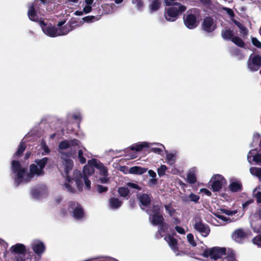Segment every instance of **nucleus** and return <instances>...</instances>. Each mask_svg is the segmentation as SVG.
<instances>
[{"label": "nucleus", "instance_id": "nucleus-1", "mask_svg": "<svg viewBox=\"0 0 261 261\" xmlns=\"http://www.w3.org/2000/svg\"><path fill=\"white\" fill-rule=\"evenodd\" d=\"M164 3L165 6H169L165 8L164 14L168 21H176L187 10V7L179 2L172 3L168 0H164Z\"/></svg>", "mask_w": 261, "mask_h": 261}, {"label": "nucleus", "instance_id": "nucleus-2", "mask_svg": "<svg viewBox=\"0 0 261 261\" xmlns=\"http://www.w3.org/2000/svg\"><path fill=\"white\" fill-rule=\"evenodd\" d=\"M226 250L225 248L214 247L211 248H206L203 249L202 253L200 254L205 258L210 257L214 260H217L226 255Z\"/></svg>", "mask_w": 261, "mask_h": 261}, {"label": "nucleus", "instance_id": "nucleus-3", "mask_svg": "<svg viewBox=\"0 0 261 261\" xmlns=\"http://www.w3.org/2000/svg\"><path fill=\"white\" fill-rule=\"evenodd\" d=\"M11 169L14 173H16L15 183L18 186L22 181L23 176L27 172V168H22L19 161L13 160L11 163Z\"/></svg>", "mask_w": 261, "mask_h": 261}, {"label": "nucleus", "instance_id": "nucleus-4", "mask_svg": "<svg viewBox=\"0 0 261 261\" xmlns=\"http://www.w3.org/2000/svg\"><path fill=\"white\" fill-rule=\"evenodd\" d=\"M68 210H72V217L77 220H81L85 217V213L82 205L78 202L70 201L68 202Z\"/></svg>", "mask_w": 261, "mask_h": 261}, {"label": "nucleus", "instance_id": "nucleus-5", "mask_svg": "<svg viewBox=\"0 0 261 261\" xmlns=\"http://www.w3.org/2000/svg\"><path fill=\"white\" fill-rule=\"evenodd\" d=\"M248 68L252 71H256L261 67V56L251 54L247 61Z\"/></svg>", "mask_w": 261, "mask_h": 261}, {"label": "nucleus", "instance_id": "nucleus-6", "mask_svg": "<svg viewBox=\"0 0 261 261\" xmlns=\"http://www.w3.org/2000/svg\"><path fill=\"white\" fill-rule=\"evenodd\" d=\"M39 23L43 33L45 35L50 37H55L59 36V35H58L59 30L56 27L51 25V24L47 26V24L43 20H39Z\"/></svg>", "mask_w": 261, "mask_h": 261}, {"label": "nucleus", "instance_id": "nucleus-7", "mask_svg": "<svg viewBox=\"0 0 261 261\" xmlns=\"http://www.w3.org/2000/svg\"><path fill=\"white\" fill-rule=\"evenodd\" d=\"M194 228L200 232L203 237H207L210 232V228L208 225L203 223L202 220L200 218H195Z\"/></svg>", "mask_w": 261, "mask_h": 261}, {"label": "nucleus", "instance_id": "nucleus-8", "mask_svg": "<svg viewBox=\"0 0 261 261\" xmlns=\"http://www.w3.org/2000/svg\"><path fill=\"white\" fill-rule=\"evenodd\" d=\"M211 189L213 192H218L220 190L223 184L226 182L224 177L220 174H216L212 178Z\"/></svg>", "mask_w": 261, "mask_h": 261}, {"label": "nucleus", "instance_id": "nucleus-9", "mask_svg": "<svg viewBox=\"0 0 261 261\" xmlns=\"http://www.w3.org/2000/svg\"><path fill=\"white\" fill-rule=\"evenodd\" d=\"M189 11L187 12V14L184 15L183 19L185 25L189 29H193L198 25L197 18L195 15L193 14H189Z\"/></svg>", "mask_w": 261, "mask_h": 261}, {"label": "nucleus", "instance_id": "nucleus-10", "mask_svg": "<svg viewBox=\"0 0 261 261\" xmlns=\"http://www.w3.org/2000/svg\"><path fill=\"white\" fill-rule=\"evenodd\" d=\"M202 28L206 33H212L216 28V25L214 24V19L212 17H205L202 22Z\"/></svg>", "mask_w": 261, "mask_h": 261}, {"label": "nucleus", "instance_id": "nucleus-11", "mask_svg": "<svg viewBox=\"0 0 261 261\" xmlns=\"http://www.w3.org/2000/svg\"><path fill=\"white\" fill-rule=\"evenodd\" d=\"M151 198L150 194L143 193L137 195V198L140 202V206L142 210L145 209V207L142 206L147 207L150 204Z\"/></svg>", "mask_w": 261, "mask_h": 261}, {"label": "nucleus", "instance_id": "nucleus-12", "mask_svg": "<svg viewBox=\"0 0 261 261\" xmlns=\"http://www.w3.org/2000/svg\"><path fill=\"white\" fill-rule=\"evenodd\" d=\"M53 0H36L35 3L37 7V11L38 13L41 14L42 12H44V8H46V10L49 11L47 6L49 4H53Z\"/></svg>", "mask_w": 261, "mask_h": 261}, {"label": "nucleus", "instance_id": "nucleus-13", "mask_svg": "<svg viewBox=\"0 0 261 261\" xmlns=\"http://www.w3.org/2000/svg\"><path fill=\"white\" fill-rule=\"evenodd\" d=\"M10 250L12 253L18 254V255H23L24 256L25 254V246L22 244L17 243L13 245L11 247Z\"/></svg>", "mask_w": 261, "mask_h": 261}, {"label": "nucleus", "instance_id": "nucleus-14", "mask_svg": "<svg viewBox=\"0 0 261 261\" xmlns=\"http://www.w3.org/2000/svg\"><path fill=\"white\" fill-rule=\"evenodd\" d=\"M164 240L174 252H175L178 250L177 240L175 238L169 234L165 236Z\"/></svg>", "mask_w": 261, "mask_h": 261}, {"label": "nucleus", "instance_id": "nucleus-15", "mask_svg": "<svg viewBox=\"0 0 261 261\" xmlns=\"http://www.w3.org/2000/svg\"><path fill=\"white\" fill-rule=\"evenodd\" d=\"M76 22L75 20L71 19L68 23L62 27L61 29H58V35L59 36L65 35L67 34L69 32L73 29V24Z\"/></svg>", "mask_w": 261, "mask_h": 261}, {"label": "nucleus", "instance_id": "nucleus-16", "mask_svg": "<svg viewBox=\"0 0 261 261\" xmlns=\"http://www.w3.org/2000/svg\"><path fill=\"white\" fill-rule=\"evenodd\" d=\"M221 36L224 40H230L231 41V39L235 36V33L233 29L230 28H226L221 31Z\"/></svg>", "mask_w": 261, "mask_h": 261}, {"label": "nucleus", "instance_id": "nucleus-17", "mask_svg": "<svg viewBox=\"0 0 261 261\" xmlns=\"http://www.w3.org/2000/svg\"><path fill=\"white\" fill-rule=\"evenodd\" d=\"M247 237L246 233L243 229L239 228L236 230L232 235V238L238 242H241Z\"/></svg>", "mask_w": 261, "mask_h": 261}, {"label": "nucleus", "instance_id": "nucleus-18", "mask_svg": "<svg viewBox=\"0 0 261 261\" xmlns=\"http://www.w3.org/2000/svg\"><path fill=\"white\" fill-rule=\"evenodd\" d=\"M36 12L37 11L35 10V3H34L29 8L28 16L31 21L39 22L38 16Z\"/></svg>", "mask_w": 261, "mask_h": 261}, {"label": "nucleus", "instance_id": "nucleus-19", "mask_svg": "<svg viewBox=\"0 0 261 261\" xmlns=\"http://www.w3.org/2000/svg\"><path fill=\"white\" fill-rule=\"evenodd\" d=\"M32 248L35 253L38 256H41L45 250V246L41 242L37 244H34L32 246Z\"/></svg>", "mask_w": 261, "mask_h": 261}, {"label": "nucleus", "instance_id": "nucleus-20", "mask_svg": "<svg viewBox=\"0 0 261 261\" xmlns=\"http://www.w3.org/2000/svg\"><path fill=\"white\" fill-rule=\"evenodd\" d=\"M146 213L149 215V217L150 216L163 215L161 207L158 204L153 205L150 209H147L146 210Z\"/></svg>", "mask_w": 261, "mask_h": 261}, {"label": "nucleus", "instance_id": "nucleus-21", "mask_svg": "<svg viewBox=\"0 0 261 261\" xmlns=\"http://www.w3.org/2000/svg\"><path fill=\"white\" fill-rule=\"evenodd\" d=\"M229 190L233 193L241 192L243 190V186L240 181L231 182L228 187Z\"/></svg>", "mask_w": 261, "mask_h": 261}, {"label": "nucleus", "instance_id": "nucleus-22", "mask_svg": "<svg viewBox=\"0 0 261 261\" xmlns=\"http://www.w3.org/2000/svg\"><path fill=\"white\" fill-rule=\"evenodd\" d=\"M63 164L64 166L65 174H69V172L72 169L73 167V161L69 159H65L64 160Z\"/></svg>", "mask_w": 261, "mask_h": 261}, {"label": "nucleus", "instance_id": "nucleus-23", "mask_svg": "<svg viewBox=\"0 0 261 261\" xmlns=\"http://www.w3.org/2000/svg\"><path fill=\"white\" fill-rule=\"evenodd\" d=\"M147 170V168L136 166L130 167L129 170V172L130 174L142 175L145 173Z\"/></svg>", "mask_w": 261, "mask_h": 261}, {"label": "nucleus", "instance_id": "nucleus-24", "mask_svg": "<svg viewBox=\"0 0 261 261\" xmlns=\"http://www.w3.org/2000/svg\"><path fill=\"white\" fill-rule=\"evenodd\" d=\"M149 220L153 225L157 226L159 224L161 223L164 220L163 215H160L158 216H150Z\"/></svg>", "mask_w": 261, "mask_h": 261}, {"label": "nucleus", "instance_id": "nucleus-25", "mask_svg": "<svg viewBox=\"0 0 261 261\" xmlns=\"http://www.w3.org/2000/svg\"><path fill=\"white\" fill-rule=\"evenodd\" d=\"M109 206L112 209H118L122 204V201L117 198L112 197L109 199Z\"/></svg>", "mask_w": 261, "mask_h": 261}, {"label": "nucleus", "instance_id": "nucleus-26", "mask_svg": "<svg viewBox=\"0 0 261 261\" xmlns=\"http://www.w3.org/2000/svg\"><path fill=\"white\" fill-rule=\"evenodd\" d=\"M148 143L146 142H142L140 144H134L131 147L130 149L133 151H140L143 148H148Z\"/></svg>", "mask_w": 261, "mask_h": 261}, {"label": "nucleus", "instance_id": "nucleus-27", "mask_svg": "<svg viewBox=\"0 0 261 261\" xmlns=\"http://www.w3.org/2000/svg\"><path fill=\"white\" fill-rule=\"evenodd\" d=\"M26 149V145L24 142L21 141L17 151L13 154V158H17L22 155L23 152Z\"/></svg>", "mask_w": 261, "mask_h": 261}, {"label": "nucleus", "instance_id": "nucleus-28", "mask_svg": "<svg viewBox=\"0 0 261 261\" xmlns=\"http://www.w3.org/2000/svg\"><path fill=\"white\" fill-rule=\"evenodd\" d=\"M30 171L32 174L43 175L44 174L43 170H40L38 168L37 165L34 164L30 165Z\"/></svg>", "mask_w": 261, "mask_h": 261}, {"label": "nucleus", "instance_id": "nucleus-29", "mask_svg": "<svg viewBox=\"0 0 261 261\" xmlns=\"http://www.w3.org/2000/svg\"><path fill=\"white\" fill-rule=\"evenodd\" d=\"M79 176L75 178L74 179L76 184V187L78 190L80 192H81L83 190V175L79 171Z\"/></svg>", "mask_w": 261, "mask_h": 261}, {"label": "nucleus", "instance_id": "nucleus-30", "mask_svg": "<svg viewBox=\"0 0 261 261\" xmlns=\"http://www.w3.org/2000/svg\"><path fill=\"white\" fill-rule=\"evenodd\" d=\"M161 5V0H152L149 5V8L151 11H156L160 9Z\"/></svg>", "mask_w": 261, "mask_h": 261}, {"label": "nucleus", "instance_id": "nucleus-31", "mask_svg": "<svg viewBox=\"0 0 261 261\" xmlns=\"http://www.w3.org/2000/svg\"><path fill=\"white\" fill-rule=\"evenodd\" d=\"M250 172L251 174L256 176L259 181L261 182V168L252 167L250 168Z\"/></svg>", "mask_w": 261, "mask_h": 261}, {"label": "nucleus", "instance_id": "nucleus-32", "mask_svg": "<svg viewBox=\"0 0 261 261\" xmlns=\"http://www.w3.org/2000/svg\"><path fill=\"white\" fill-rule=\"evenodd\" d=\"M43 193V190L41 188H36L32 189V195L33 197L39 199Z\"/></svg>", "mask_w": 261, "mask_h": 261}, {"label": "nucleus", "instance_id": "nucleus-33", "mask_svg": "<svg viewBox=\"0 0 261 261\" xmlns=\"http://www.w3.org/2000/svg\"><path fill=\"white\" fill-rule=\"evenodd\" d=\"M48 161V158L44 157L42 159H36L35 161V163L39 167L40 170H43Z\"/></svg>", "mask_w": 261, "mask_h": 261}, {"label": "nucleus", "instance_id": "nucleus-34", "mask_svg": "<svg viewBox=\"0 0 261 261\" xmlns=\"http://www.w3.org/2000/svg\"><path fill=\"white\" fill-rule=\"evenodd\" d=\"M231 41L236 45L240 47H244L245 44L243 40L239 37L237 36H235L232 39H231Z\"/></svg>", "mask_w": 261, "mask_h": 261}, {"label": "nucleus", "instance_id": "nucleus-35", "mask_svg": "<svg viewBox=\"0 0 261 261\" xmlns=\"http://www.w3.org/2000/svg\"><path fill=\"white\" fill-rule=\"evenodd\" d=\"M231 21L240 29L241 33H242L244 35H247L248 33V30L242 24H241L239 21H237L235 19H231Z\"/></svg>", "mask_w": 261, "mask_h": 261}, {"label": "nucleus", "instance_id": "nucleus-36", "mask_svg": "<svg viewBox=\"0 0 261 261\" xmlns=\"http://www.w3.org/2000/svg\"><path fill=\"white\" fill-rule=\"evenodd\" d=\"M118 192L121 197H126L128 195L129 190L126 187H121L118 188Z\"/></svg>", "mask_w": 261, "mask_h": 261}, {"label": "nucleus", "instance_id": "nucleus-37", "mask_svg": "<svg viewBox=\"0 0 261 261\" xmlns=\"http://www.w3.org/2000/svg\"><path fill=\"white\" fill-rule=\"evenodd\" d=\"M97 169L99 170V174L103 176H107L108 175V170L102 163L99 162Z\"/></svg>", "mask_w": 261, "mask_h": 261}, {"label": "nucleus", "instance_id": "nucleus-38", "mask_svg": "<svg viewBox=\"0 0 261 261\" xmlns=\"http://www.w3.org/2000/svg\"><path fill=\"white\" fill-rule=\"evenodd\" d=\"M70 147L69 141L65 140L61 141L59 144V148L60 149H66Z\"/></svg>", "mask_w": 261, "mask_h": 261}, {"label": "nucleus", "instance_id": "nucleus-39", "mask_svg": "<svg viewBox=\"0 0 261 261\" xmlns=\"http://www.w3.org/2000/svg\"><path fill=\"white\" fill-rule=\"evenodd\" d=\"M164 207L170 216H172L175 213V210L172 206L171 204H165Z\"/></svg>", "mask_w": 261, "mask_h": 261}, {"label": "nucleus", "instance_id": "nucleus-40", "mask_svg": "<svg viewBox=\"0 0 261 261\" xmlns=\"http://www.w3.org/2000/svg\"><path fill=\"white\" fill-rule=\"evenodd\" d=\"M188 182L191 184H194L197 181V178L194 173H190L187 175Z\"/></svg>", "mask_w": 261, "mask_h": 261}, {"label": "nucleus", "instance_id": "nucleus-41", "mask_svg": "<svg viewBox=\"0 0 261 261\" xmlns=\"http://www.w3.org/2000/svg\"><path fill=\"white\" fill-rule=\"evenodd\" d=\"M158 225H159V231L160 233L162 232H165L168 228V225L166 222H164V220L160 224H159Z\"/></svg>", "mask_w": 261, "mask_h": 261}, {"label": "nucleus", "instance_id": "nucleus-42", "mask_svg": "<svg viewBox=\"0 0 261 261\" xmlns=\"http://www.w3.org/2000/svg\"><path fill=\"white\" fill-rule=\"evenodd\" d=\"M94 173V169L90 166H84L83 168V175H91Z\"/></svg>", "mask_w": 261, "mask_h": 261}, {"label": "nucleus", "instance_id": "nucleus-43", "mask_svg": "<svg viewBox=\"0 0 261 261\" xmlns=\"http://www.w3.org/2000/svg\"><path fill=\"white\" fill-rule=\"evenodd\" d=\"M188 198H189V200L190 201H193V202H194L195 203H198L199 202V200L200 199V197L196 195V194H195L193 193H191Z\"/></svg>", "mask_w": 261, "mask_h": 261}, {"label": "nucleus", "instance_id": "nucleus-44", "mask_svg": "<svg viewBox=\"0 0 261 261\" xmlns=\"http://www.w3.org/2000/svg\"><path fill=\"white\" fill-rule=\"evenodd\" d=\"M167 167L165 165H162L158 169V173L159 176L161 177L165 174Z\"/></svg>", "mask_w": 261, "mask_h": 261}, {"label": "nucleus", "instance_id": "nucleus-45", "mask_svg": "<svg viewBox=\"0 0 261 261\" xmlns=\"http://www.w3.org/2000/svg\"><path fill=\"white\" fill-rule=\"evenodd\" d=\"M187 240L188 242L192 245L193 247H195L196 246V243L194 240V236L192 233H189L187 236Z\"/></svg>", "mask_w": 261, "mask_h": 261}, {"label": "nucleus", "instance_id": "nucleus-46", "mask_svg": "<svg viewBox=\"0 0 261 261\" xmlns=\"http://www.w3.org/2000/svg\"><path fill=\"white\" fill-rule=\"evenodd\" d=\"M147 151L150 152H153L158 154H161L163 153V150L160 148L158 147H151L147 148Z\"/></svg>", "mask_w": 261, "mask_h": 261}, {"label": "nucleus", "instance_id": "nucleus-47", "mask_svg": "<svg viewBox=\"0 0 261 261\" xmlns=\"http://www.w3.org/2000/svg\"><path fill=\"white\" fill-rule=\"evenodd\" d=\"M78 158H79L80 162L82 164H84L86 163V159L84 156L83 152L82 150H81V149L79 150L78 151Z\"/></svg>", "mask_w": 261, "mask_h": 261}, {"label": "nucleus", "instance_id": "nucleus-48", "mask_svg": "<svg viewBox=\"0 0 261 261\" xmlns=\"http://www.w3.org/2000/svg\"><path fill=\"white\" fill-rule=\"evenodd\" d=\"M251 228L254 232L257 233H261V223L260 224H255L254 225H251Z\"/></svg>", "mask_w": 261, "mask_h": 261}, {"label": "nucleus", "instance_id": "nucleus-49", "mask_svg": "<svg viewBox=\"0 0 261 261\" xmlns=\"http://www.w3.org/2000/svg\"><path fill=\"white\" fill-rule=\"evenodd\" d=\"M258 188H256L253 190V196L255 197L256 199V202L258 204L261 203V192H257L256 193H254L255 191L258 189Z\"/></svg>", "mask_w": 261, "mask_h": 261}, {"label": "nucleus", "instance_id": "nucleus-50", "mask_svg": "<svg viewBox=\"0 0 261 261\" xmlns=\"http://www.w3.org/2000/svg\"><path fill=\"white\" fill-rule=\"evenodd\" d=\"M100 161H97V159H92L91 160H89L88 162V164L89 165V166L93 168V167H95L97 168V166L99 165Z\"/></svg>", "mask_w": 261, "mask_h": 261}, {"label": "nucleus", "instance_id": "nucleus-51", "mask_svg": "<svg viewBox=\"0 0 261 261\" xmlns=\"http://www.w3.org/2000/svg\"><path fill=\"white\" fill-rule=\"evenodd\" d=\"M84 22L90 23L97 20V17L94 16H87L83 18Z\"/></svg>", "mask_w": 261, "mask_h": 261}, {"label": "nucleus", "instance_id": "nucleus-52", "mask_svg": "<svg viewBox=\"0 0 261 261\" xmlns=\"http://www.w3.org/2000/svg\"><path fill=\"white\" fill-rule=\"evenodd\" d=\"M221 211L223 213H224L227 215H228V216H232L237 213V210L231 211L230 210H226L224 208H221Z\"/></svg>", "mask_w": 261, "mask_h": 261}, {"label": "nucleus", "instance_id": "nucleus-53", "mask_svg": "<svg viewBox=\"0 0 261 261\" xmlns=\"http://www.w3.org/2000/svg\"><path fill=\"white\" fill-rule=\"evenodd\" d=\"M83 180L86 188L88 190H90L91 189V181L89 179L87 175H83Z\"/></svg>", "mask_w": 261, "mask_h": 261}, {"label": "nucleus", "instance_id": "nucleus-54", "mask_svg": "<svg viewBox=\"0 0 261 261\" xmlns=\"http://www.w3.org/2000/svg\"><path fill=\"white\" fill-rule=\"evenodd\" d=\"M174 154L172 153H168L167 154L166 159L168 161V164L170 165H173L175 161L173 160Z\"/></svg>", "mask_w": 261, "mask_h": 261}, {"label": "nucleus", "instance_id": "nucleus-55", "mask_svg": "<svg viewBox=\"0 0 261 261\" xmlns=\"http://www.w3.org/2000/svg\"><path fill=\"white\" fill-rule=\"evenodd\" d=\"M97 190L98 193H102L108 191V188L107 187H104L101 185H98L97 186Z\"/></svg>", "mask_w": 261, "mask_h": 261}, {"label": "nucleus", "instance_id": "nucleus-56", "mask_svg": "<svg viewBox=\"0 0 261 261\" xmlns=\"http://www.w3.org/2000/svg\"><path fill=\"white\" fill-rule=\"evenodd\" d=\"M64 187L67 190L71 193H75L76 192L75 189L72 187L69 183H65Z\"/></svg>", "mask_w": 261, "mask_h": 261}, {"label": "nucleus", "instance_id": "nucleus-57", "mask_svg": "<svg viewBox=\"0 0 261 261\" xmlns=\"http://www.w3.org/2000/svg\"><path fill=\"white\" fill-rule=\"evenodd\" d=\"M252 43L253 45L257 48H261V42H260L256 38H252Z\"/></svg>", "mask_w": 261, "mask_h": 261}, {"label": "nucleus", "instance_id": "nucleus-58", "mask_svg": "<svg viewBox=\"0 0 261 261\" xmlns=\"http://www.w3.org/2000/svg\"><path fill=\"white\" fill-rule=\"evenodd\" d=\"M223 10H225L227 14L230 17L231 19H234L233 17H234L235 14L232 9L229 8H224Z\"/></svg>", "mask_w": 261, "mask_h": 261}, {"label": "nucleus", "instance_id": "nucleus-59", "mask_svg": "<svg viewBox=\"0 0 261 261\" xmlns=\"http://www.w3.org/2000/svg\"><path fill=\"white\" fill-rule=\"evenodd\" d=\"M254 243L258 247H261V234L254 237L253 239Z\"/></svg>", "mask_w": 261, "mask_h": 261}, {"label": "nucleus", "instance_id": "nucleus-60", "mask_svg": "<svg viewBox=\"0 0 261 261\" xmlns=\"http://www.w3.org/2000/svg\"><path fill=\"white\" fill-rule=\"evenodd\" d=\"M253 161L256 163L257 164H259L261 163V154L257 153L253 156Z\"/></svg>", "mask_w": 261, "mask_h": 261}, {"label": "nucleus", "instance_id": "nucleus-61", "mask_svg": "<svg viewBox=\"0 0 261 261\" xmlns=\"http://www.w3.org/2000/svg\"><path fill=\"white\" fill-rule=\"evenodd\" d=\"M253 201H253V199H250L246 201V202H244L242 204V207H243V210L245 211L246 210V208L248 207V206L249 204H250L251 203H253Z\"/></svg>", "mask_w": 261, "mask_h": 261}, {"label": "nucleus", "instance_id": "nucleus-62", "mask_svg": "<svg viewBox=\"0 0 261 261\" xmlns=\"http://www.w3.org/2000/svg\"><path fill=\"white\" fill-rule=\"evenodd\" d=\"M127 186L130 188L137 189L138 190H141V188L139 186L133 182H128Z\"/></svg>", "mask_w": 261, "mask_h": 261}, {"label": "nucleus", "instance_id": "nucleus-63", "mask_svg": "<svg viewBox=\"0 0 261 261\" xmlns=\"http://www.w3.org/2000/svg\"><path fill=\"white\" fill-rule=\"evenodd\" d=\"M69 142L70 143V145H71L72 146H78L80 143V141L76 139H73L72 140H71Z\"/></svg>", "mask_w": 261, "mask_h": 261}, {"label": "nucleus", "instance_id": "nucleus-64", "mask_svg": "<svg viewBox=\"0 0 261 261\" xmlns=\"http://www.w3.org/2000/svg\"><path fill=\"white\" fill-rule=\"evenodd\" d=\"M175 229L180 234H184L185 233V229L181 226H176Z\"/></svg>", "mask_w": 261, "mask_h": 261}]
</instances>
